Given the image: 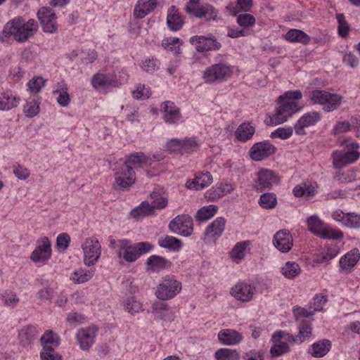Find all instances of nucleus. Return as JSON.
Instances as JSON below:
<instances>
[{"mask_svg":"<svg viewBox=\"0 0 360 360\" xmlns=\"http://www.w3.org/2000/svg\"><path fill=\"white\" fill-rule=\"evenodd\" d=\"M226 219L224 217H217L206 229L205 234L210 238L220 237L224 231Z\"/></svg>","mask_w":360,"mask_h":360,"instance_id":"obj_28","label":"nucleus"},{"mask_svg":"<svg viewBox=\"0 0 360 360\" xmlns=\"http://www.w3.org/2000/svg\"><path fill=\"white\" fill-rule=\"evenodd\" d=\"M115 180L117 186L121 188H127L131 186L135 181V172L133 167L123 162L115 169Z\"/></svg>","mask_w":360,"mask_h":360,"instance_id":"obj_8","label":"nucleus"},{"mask_svg":"<svg viewBox=\"0 0 360 360\" xmlns=\"http://www.w3.org/2000/svg\"><path fill=\"white\" fill-rule=\"evenodd\" d=\"M217 360H238L239 354L235 349L221 348L215 352Z\"/></svg>","mask_w":360,"mask_h":360,"instance_id":"obj_44","label":"nucleus"},{"mask_svg":"<svg viewBox=\"0 0 360 360\" xmlns=\"http://www.w3.org/2000/svg\"><path fill=\"white\" fill-rule=\"evenodd\" d=\"M212 176L208 172H199L193 180L187 181L186 186L189 189L200 190L212 182Z\"/></svg>","mask_w":360,"mask_h":360,"instance_id":"obj_25","label":"nucleus"},{"mask_svg":"<svg viewBox=\"0 0 360 360\" xmlns=\"http://www.w3.org/2000/svg\"><path fill=\"white\" fill-rule=\"evenodd\" d=\"M181 290V283L174 276H167L159 283L155 295L161 300L174 297Z\"/></svg>","mask_w":360,"mask_h":360,"instance_id":"obj_6","label":"nucleus"},{"mask_svg":"<svg viewBox=\"0 0 360 360\" xmlns=\"http://www.w3.org/2000/svg\"><path fill=\"white\" fill-rule=\"evenodd\" d=\"M169 228L175 234L191 236L193 232L192 218L186 214L178 215L169 222Z\"/></svg>","mask_w":360,"mask_h":360,"instance_id":"obj_10","label":"nucleus"},{"mask_svg":"<svg viewBox=\"0 0 360 360\" xmlns=\"http://www.w3.org/2000/svg\"><path fill=\"white\" fill-rule=\"evenodd\" d=\"M316 184L302 183L293 188V193L297 197H311L316 193Z\"/></svg>","mask_w":360,"mask_h":360,"instance_id":"obj_34","label":"nucleus"},{"mask_svg":"<svg viewBox=\"0 0 360 360\" xmlns=\"http://www.w3.org/2000/svg\"><path fill=\"white\" fill-rule=\"evenodd\" d=\"M275 152V147L271 143L263 141L253 145L250 150V157L255 161L266 158Z\"/></svg>","mask_w":360,"mask_h":360,"instance_id":"obj_16","label":"nucleus"},{"mask_svg":"<svg viewBox=\"0 0 360 360\" xmlns=\"http://www.w3.org/2000/svg\"><path fill=\"white\" fill-rule=\"evenodd\" d=\"M125 309L129 313L134 314L141 310L142 304L139 301L131 297L127 300L125 303Z\"/></svg>","mask_w":360,"mask_h":360,"instance_id":"obj_55","label":"nucleus"},{"mask_svg":"<svg viewBox=\"0 0 360 360\" xmlns=\"http://www.w3.org/2000/svg\"><path fill=\"white\" fill-rule=\"evenodd\" d=\"M167 261L162 257L153 255L150 256L147 260V264L153 270H160L165 268Z\"/></svg>","mask_w":360,"mask_h":360,"instance_id":"obj_50","label":"nucleus"},{"mask_svg":"<svg viewBox=\"0 0 360 360\" xmlns=\"http://www.w3.org/2000/svg\"><path fill=\"white\" fill-rule=\"evenodd\" d=\"M307 223L309 231L320 237L326 226L321 220L317 216L314 215L307 219Z\"/></svg>","mask_w":360,"mask_h":360,"instance_id":"obj_40","label":"nucleus"},{"mask_svg":"<svg viewBox=\"0 0 360 360\" xmlns=\"http://www.w3.org/2000/svg\"><path fill=\"white\" fill-rule=\"evenodd\" d=\"M255 292V288L250 284L239 283L231 288V294L237 300L247 302H250Z\"/></svg>","mask_w":360,"mask_h":360,"instance_id":"obj_17","label":"nucleus"},{"mask_svg":"<svg viewBox=\"0 0 360 360\" xmlns=\"http://www.w3.org/2000/svg\"><path fill=\"white\" fill-rule=\"evenodd\" d=\"M132 94L133 97L136 99H146L148 98L151 94L150 89L146 88L144 85L139 86Z\"/></svg>","mask_w":360,"mask_h":360,"instance_id":"obj_63","label":"nucleus"},{"mask_svg":"<svg viewBox=\"0 0 360 360\" xmlns=\"http://www.w3.org/2000/svg\"><path fill=\"white\" fill-rule=\"evenodd\" d=\"M259 203L264 209H272L277 203L276 197L272 193H263L260 196Z\"/></svg>","mask_w":360,"mask_h":360,"instance_id":"obj_47","label":"nucleus"},{"mask_svg":"<svg viewBox=\"0 0 360 360\" xmlns=\"http://www.w3.org/2000/svg\"><path fill=\"white\" fill-rule=\"evenodd\" d=\"M91 82L94 88L102 90L120 85V82L113 74L96 73L92 77Z\"/></svg>","mask_w":360,"mask_h":360,"instance_id":"obj_12","label":"nucleus"},{"mask_svg":"<svg viewBox=\"0 0 360 360\" xmlns=\"http://www.w3.org/2000/svg\"><path fill=\"white\" fill-rule=\"evenodd\" d=\"M159 245L162 248L171 249L173 250H179L181 248V241L174 237L167 236L165 238H161L158 240Z\"/></svg>","mask_w":360,"mask_h":360,"instance_id":"obj_42","label":"nucleus"},{"mask_svg":"<svg viewBox=\"0 0 360 360\" xmlns=\"http://www.w3.org/2000/svg\"><path fill=\"white\" fill-rule=\"evenodd\" d=\"M281 273L285 278L292 279L301 273V268L295 262H287L281 268Z\"/></svg>","mask_w":360,"mask_h":360,"instance_id":"obj_39","label":"nucleus"},{"mask_svg":"<svg viewBox=\"0 0 360 360\" xmlns=\"http://www.w3.org/2000/svg\"><path fill=\"white\" fill-rule=\"evenodd\" d=\"M286 40L292 42H300L303 44H307L309 41V37L303 31L292 29L289 30L285 34Z\"/></svg>","mask_w":360,"mask_h":360,"instance_id":"obj_37","label":"nucleus"},{"mask_svg":"<svg viewBox=\"0 0 360 360\" xmlns=\"http://www.w3.org/2000/svg\"><path fill=\"white\" fill-rule=\"evenodd\" d=\"M70 242V236L66 233H63L56 238V246L60 251H65L68 248Z\"/></svg>","mask_w":360,"mask_h":360,"instance_id":"obj_60","label":"nucleus"},{"mask_svg":"<svg viewBox=\"0 0 360 360\" xmlns=\"http://www.w3.org/2000/svg\"><path fill=\"white\" fill-rule=\"evenodd\" d=\"M321 120V115L316 111H311L304 114L295 124V133L298 135L306 134L304 129L315 125Z\"/></svg>","mask_w":360,"mask_h":360,"instance_id":"obj_14","label":"nucleus"},{"mask_svg":"<svg viewBox=\"0 0 360 360\" xmlns=\"http://www.w3.org/2000/svg\"><path fill=\"white\" fill-rule=\"evenodd\" d=\"M233 74L232 67L219 63L207 68L202 72V79L207 84H219L227 81Z\"/></svg>","mask_w":360,"mask_h":360,"instance_id":"obj_2","label":"nucleus"},{"mask_svg":"<svg viewBox=\"0 0 360 360\" xmlns=\"http://www.w3.org/2000/svg\"><path fill=\"white\" fill-rule=\"evenodd\" d=\"M157 5L158 0H138L133 13L134 18H143L152 12Z\"/></svg>","mask_w":360,"mask_h":360,"instance_id":"obj_24","label":"nucleus"},{"mask_svg":"<svg viewBox=\"0 0 360 360\" xmlns=\"http://www.w3.org/2000/svg\"><path fill=\"white\" fill-rule=\"evenodd\" d=\"M20 98L7 91L0 96V110H8L18 105Z\"/></svg>","mask_w":360,"mask_h":360,"instance_id":"obj_32","label":"nucleus"},{"mask_svg":"<svg viewBox=\"0 0 360 360\" xmlns=\"http://www.w3.org/2000/svg\"><path fill=\"white\" fill-rule=\"evenodd\" d=\"M159 65L160 63L158 60L148 58L142 62L141 68L146 72L152 73L158 70Z\"/></svg>","mask_w":360,"mask_h":360,"instance_id":"obj_59","label":"nucleus"},{"mask_svg":"<svg viewBox=\"0 0 360 360\" xmlns=\"http://www.w3.org/2000/svg\"><path fill=\"white\" fill-rule=\"evenodd\" d=\"M150 198L153 207L156 209H162L167 205V198L163 195L162 192L160 190L154 191L150 194Z\"/></svg>","mask_w":360,"mask_h":360,"instance_id":"obj_48","label":"nucleus"},{"mask_svg":"<svg viewBox=\"0 0 360 360\" xmlns=\"http://www.w3.org/2000/svg\"><path fill=\"white\" fill-rule=\"evenodd\" d=\"M249 244L250 242L248 240L238 243L231 251L232 258L236 261L242 259L245 255L246 248Z\"/></svg>","mask_w":360,"mask_h":360,"instance_id":"obj_46","label":"nucleus"},{"mask_svg":"<svg viewBox=\"0 0 360 360\" xmlns=\"http://www.w3.org/2000/svg\"><path fill=\"white\" fill-rule=\"evenodd\" d=\"M302 106L296 101L289 99L282 100L278 98V106L275 114L270 117L272 124H280L287 121L295 113L300 110Z\"/></svg>","mask_w":360,"mask_h":360,"instance_id":"obj_5","label":"nucleus"},{"mask_svg":"<svg viewBox=\"0 0 360 360\" xmlns=\"http://www.w3.org/2000/svg\"><path fill=\"white\" fill-rule=\"evenodd\" d=\"M236 22L242 29L248 31L250 28L255 25L256 19L252 14L241 13L236 16Z\"/></svg>","mask_w":360,"mask_h":360,"instance_id":"obj_43","label":"nucleus"},{"mask_svg":"<svg viewBox=\"0 0 360 360\" xmlns=\"http://www.w3.org/2000/svg\"><path fill=\"white\" fill-rule=\"evenodd\" d=\"M273 243L279 251L288 252L293 245L292 236L288 231L281 230L274 235Z\"/></svg>","mask_w":360,"mask_h":360,"instance_id":"obj_19","label":"nucleus"},{"mask_svg":"<svg viewBox=\"0 0 360 360\" xmlns=\"http://www.w3.org/2000/svg\"><path fill=\"white\" fill-rule=\"evenodd\" d=\"M37 16L44 32L53 33L57 30L56 17L55 13L51 12V9L42 8L38 11Z\"/></svg>","mask_w":360,"mask_h":360,"instance_id":"obj_21","label":"nucleus"},{"mask_svg":"<svg viewBox=\"0 0 360 360\" xmlns=\"http://www.w3.org/2000/svg\"><path fill=\"white\" fill-rule=\"evenodd\" d=\"M39 104L40 101L39 98L35 97L29 98L23 108L25 116L27 117L36 116L39 112Z\"/></svg>","mask_w":360,"mask_h":360,"instance_id":"obj_38","label":"nucleus"},{"mask_svg":"<svg viewBox=\"0 0 360 360\" xmlns=\"http://www.w3.org/2000/svg\"><path fill=\"white\" fill-rule=\"evenodd\" d=\"M179 43L180 39L179 38L169 37L162 40V45L165 49L179 53L180 51Z\"/></svg>","mask_w":360,"mask_h":360,"instance_id":"obj_53","label":"nucleus"},{"mask_svg":"<svg viewBox=\"0 0 360 360\" xmlns=\"http://www.w3.org/2000/svg\"><path fill=\"white\" fill-rule=\"evenodd\" d=\"M97 333L95 326H91L80 329L77 333L76 338L81 349L88 351L94 345Z\"/></svg>","mask_w":360,"mask_h":360,"instance_id":"obj_13","label":"nucleus"},{"mask_svg":"<svg viewBox=\"0 0 360 360\" xmlns=\"http://www.w3.org/2000/svg\"><path fill=\"white\" fill-rule=\"evenodd\" d=\"M309 98L314 103L323 105L325 111L330 112L340 106L342 97L326 91L314 90L310 93Z\"/></svg>","mask_w":360,"mask_h":360,"instance_id":"obj_4","label":"nucleus"},{"mask_svg":"<svg viewBox=\"0 0 360 360\" xmlns=\"http://www.w3.org/2000/svg\"><path fill=\"white\" fill-rule=\"evenodd\" d=\"M51 242L48 238L44 237L37 242L36 249L31 255V259L34 262H44L51 257Z\"/></svg>","mask_w":360,"mask_h":360,"instance_id":"obj_20","label":"nucleus"},{"mask_svg":"<svg viewBox=\"0 0 360 360\" xmlns=\"http://www.w3.org/2000/svg\"><path fill=\"white\" fill-rule=\"evenodd\" d=\"M53 346H44L40 352V358L41 360H61V356L55 351Z\"/></svg>","mask_w":360,"mask_h":360,"instance_id":"obj_49","label":"nucleus"},{"mask_svg":"<svg viewBox=\"0 0 360 360\" xmlns=\"http://www.w3.org/2000/svg\"><path fill=\"white\" fill-rule=\"evenodd\" d=\"M2 299L5 305L8 307H13L19 302L17 295L11 291L5 292L2 295Z\"/></svg>","mask_w":360,"mask_h":360,"instance_id":"obj_62","label":"nucleus"},{"mask_svg":"<svg viewBox=\"0 0 360 360\" xmlns=\"http://www.w3.org/2000/svg\"><path fill=\"white\" fill-rule=\"evenodd\" d=\"M218 338L223 345H235L242 341L243 336L236 330L232 329H224L219 332Z\"/></svg>","mask_w":360,"mask_h":360,"instance_id":"obj_27","label":"nucleus"},{"mask_svg":"<svg viewBox=\"0 0 360 360\" xmlns=\"http://www.w3.org/2000/svg\"><path fill=\"white\" fill-rule=\"evenodd\" d=\"M330 341L323 339L314 343L309 349V353L314 357H322L330 351Z\"/></svg>","mask_w":360,"mask_h":360,"instance_id":"obj_30","label":"nucleus"},{"mask_svg":"<svg viewBox=\"0 0 360 360\" xmlns=\"http://www.w3.org/2000/svg\"><path fill=\"white\" fill-rule=\"evenodd\" d=\"M38 335L39 330L35 326H25L19 331V343L22 347L29 348L31 347L34 341L37 338Z\"/></svg>","mask_w":360,"mask_h":360,"instance_id":"obj_23","label":"nucleus"},{"mask_svg":"<svg viewBox=\"0 0 360 360\" xmlns=\"http://www.w3.org/2000/svg\"><path fill=\"white\" fill-rule=\"evenodd\" d=\"M292 131H293L291 127H289V128L279 127L274 131L271 132V138L278 137L281 139H287L292 136Z\"/></svg>","mask_w":360,"mask_h":360,"instance_id":"obj_61","label":"nucleus"},{"mask_svg":"<svg viewBox=\"0 0 360 360\" xmlns=\"http://www.w3.org/2000/svg\"><path fill=\"white\" fill-rule=\"evenodd\" d=\"M84 252V263L90 266L96 264L101 255V246L94 238H86L82 245Z\"/></svg>","mask_w":360,"mask_h":360,"instance_id":"obj_7","label":"nucleus"},{"mask_svg":"<svg viewBox=\"0 0 360 360\" xmlns=\"http://www.w3.org/2000/svg\"><path fill=\"white\" fill-rule=\"evenodd\" d=\"M46 80L41 77L32 78L27 83V87L30 92L32 94H38L44 86Z\"/></svg>","mask_w":360,"mask_h":360,"instance_id":"obj_51","label":"nucleus"},{"mask_svg":"<svg viewBox=\"0 0 360 360\" xmlns=\"http://www.w3.org/2000/svg\"><path fill=\"white\" fill-rule=\"evenodd\" d=\"M336 177L340 183L352 182L356 179V171L351 169L344 172H339L336 174Z\"/></svg>","mask_w":360,"mask_h":360,"instance_id":"obj_54","label":"nucleus"},{"mask_svg":"<svg viewBox=\"0 0 360 360\" xmlns=\"http://www.w3.org/2000/svg\"><path fill=\"white\" fill-rule=\"evenodd\" d=\"M122 248V258L124 261L131 263L135 262L141 255H144L152 249V245L148 242H141L134 244L127 239L120 242Z\"/></svg>","mask_w":360,"mask_h":360,"instance_id":"obj_3","label":"nucleus"},{"mask_svg":"<svg viewBox=\"0 0 360 360\" xmlns=\"http://www.w3.org/2000/svg\"><path fill=\"white\" fill-rule=\"evenodd\" d=\"M40 340L42 347L53 346V347H57L59 345L57 336L51 331H47L45 333Z\"/></svg>","mask_w":360,"mask_h":360,"instance_id":"obj_52","label":"nucleus"},{"mask_svg":"<svg viewBox=\"0 0 360 360\" xmlns=\"http://www.w3.org/2000/svg\"><path fill=\"white\" fill-rule=\"evenodd\" d=\"M162 109L165 113V120L167 123L174 124L181 119L180 110L173 102L165 101Z\"/></svg>","mask_w":360,"mask_h":360,"instance_id":"obj_26","label":"nucleus"},{"mask_svg":"<svg viewBox=\"0 0 360 360\" xmlns=\"http://www.w3.org/2000/svg\"><path fill=\"white\" fill-rule=\"evenodd\" d=\"M255 127L248 123H242L236 131V138L240 141H246L250 139L255 134Z\"/></svg>","mask_w":360,"mask_h":360,"instance_id":"obj_36","label":"nucleus"},{"mask_svg":"<svg viewBox=\"0 0 360 360\" xmlns=\"http://www.w3.org/2000/svg\"><path fill=\"white\" fill-rule=\"evenodd\" d=\"M153 160L160 161V159L155 155L153 158L147 157L143 153H135L129 155L127 159L124 162L125 164L131 165L133 169L143 168L145 167H150Z\"/></svg>","mask_w":360,"mask_h":360,"instance_id":"obj_22","label":"nucleus"},{"mask_svg":"<svg viewBox=\"0 0 360 360\" xmlns=\"http://www.w3.org/2000/svg\"><path fill=\"white\" fill-rule=\"evenodd\" d=\"M351 129V123L349 121L338 122L333 127V131L335 135L342 134Z\"/></svg>","mask_w":360,"mask_h":360,"instance_id":"obj_64","label":"nucleus"},{"mask_svg":"<svg viewBox=\"0 0 360 360\" xmlns=\"http://www.w3.org/2000/svg\"><path fill=\"white\" fill-rule=\"evenodd\" d=\"M218 210L217 206L214 205H210L200 208L197 214L196 219L198 221H206L212 217Z\"/></svg>","mask_w":360,"mask_h":360,"instance_id":"obj_45","label":"nucleus"},{"mask_svg":"<svg viewBox=\"0 0 360 360\" xmlns=\"http://www.w3.org/2000/svg\"><path fill=\"white\" fill-rule=\"evenodd\" d=\"M94 274V271L92 269L85 270L79 269L72 274L70 279L75 283H83L89 281L93 277Z\"/></svg>","mask_w":360,"mask_h":360,"instance_id":"obj_41","label":"nucleus"},{"mask_svg":"<svg viewBox=\"0 0 360 360\" xmlns=\"http://www.w3.org/2000/svg\"><path fill=\"white\" fill-rule=\"evenodd\" d=\"M190 42L195 46L198 52L219 50L221 47V44L212 34H209L207 37L193 36L191 37Z\"/></svg>","mask_w":360,"mask_h":360,"instance_id":"obj_11","label":"nucleus"},{"mask_svg":"<svg viewBox=\"0 0 360 360\" xmlns=\"http://www.w3.org/2000/svg\"><path fill=\"white\" fill-rule=\"evenodd\" d=\"M167 24L169 28L173 31L179 30L183 26V20L177 13L175 6H171L168 10Z\"/></svg>","mask_w":360,"mask_h":360,"instance_id":"obj_31","label":"nucleus"},{"mask_svg":"<svg viewBox=\"0 0 360 360\" xmlns=\"http://www.w3.org/2000/svg\"><path fill=\"white\" fill-rule=\"evenodd\" d=\"M333 166L337 169H341L348 164H351L356 161L360 154L357 151L351 152H342L339 150H335L333 153Z\"/></svg>","mask_w":360,"mask_h":360,"instance_id":"obj_18","label":"nucleus"},{"mask_svg":"<svg viewBox=\"0 0 360 360\" xmlns=\"http://www.w3.org/2000/svg\"><path fill=\"white\" fill-rule=\"evenodd\" d=\"M38 29V23L33 19L27 21L21 17L15 18L8 22L4 27L0 33V41L6 42L9 38L13 36L18 42H25Z\"/></svg>","mask_w":360,"mask_h":360,"instance_id":"obj_1","label":"nucleus"},{"mask_svg":"<svg viewBox=\"0 0 360 360\" xmlns=\"http://www.w3.org/2000/svg\"><path fill=\"white\" fill-rule=\"evenodd\" d=\"M359 258L360 254L359 250L354 249L340 259V267L345 270H349L355 266Z\"/></svg>","mask_w":360,"mask_h":360,"instance_id":"obj_33","label":"nucleus"},{"mask_svg":"<svg viewBox=\"0 0 360 360\" xmlns=\"http://www.w3.org/2000/svg\"><path fill=\"white\" fill-rule=\"evenodd\" d=\"M257 181L256 187L257 189L271 188L278 183V177L276 174L268 169H262L257 172Z\"/></svg>","mask_w":360,"mask_h":360,"instance_id":"obj_15","label":"nucleus"},{"mask_svg":"<svg viewBox=\"0 0 360 360\" xmlns=\"http://www.w3.org/2000/svg\"><path fill=\"white\" fill-rule=\"evenodd\" d=\"M193 16L205 18L207 21L219 19L218 11L210 4H202L198 6Z\"/></svg>","mask_w":360,"mask_h":360,"instance_id":"obj_29","label":"nucleus"},{"mask_svg":"<svg viewBox=\"0 0 360 360\" xmlns=\"http://www.w3.org/2000/svg\"><path fill=\"white\" fill-rule=\"evenodd\" d=\"M320 237L322 238L338 240L343 237V233L341 231L334 230L327 226H325Z\"/></svg>","mask_w":360,"mask_h":360,"instance_id":"obj_58","label":"nucleus"},{"mask_svg":"<svg viewBox=\"0 0 360 360\" xmlns=\"http://www.w3.org/2000/svg\"><path fill=\"white\" fill-rule=\"evenodd\" d=\"M288 334L283 331H277L272 335V345L270 348V354L272 358L281 356L290 352V347L287 341L290 340Z\"/></svg>","mask_w":360,"mask_h":360,"instance_id":"obj_9","label":"nucleus"},{"mask_svg":"<svg viewBox=\"0 0 360 360\" xmlns=\"http://www.w3.org/2000/svg\"><path fill=\"white\" fill-rule=\"evenodd\" d=\"M336 18L338 22V34L345 37L347 35L348 32L349 30V26L347 21L345 20V18L344 14L338 13L336 15Z\"/></svg>","mask_w":360,"mask_h":360,"instance_id":"obj_56","label":"nucleus"},{"mask_svg":"<svg viewBox=\"0 0 360 360\" xmlns=\"http://www.w3.org/2000/svg\"><path fill=\"white\" fill-rule=\"evenodd\" d=\"M311 334V326L306 321H302L299 326V334L296 337L288 335L289 338L295 343H302Z\"/></svg>","mask_w":360,"mask_h":360,"instance_id":"obj_35","label":"nucleus"},{"mask_svg":"<svg viewBox=\"0 0 360 360\" xmlns=\"http://www.w3.org/2000/svg\"><path fill=\"white\" fill-rule=\"evenodd\" d=\"M345 226L351 229H359L360 214H356L354 212L347 213V219Z\"/></svg>","mask_w":360,"mask_h":360,"instance_id":"obj_57","label":"nucleus"}]
</instances>
